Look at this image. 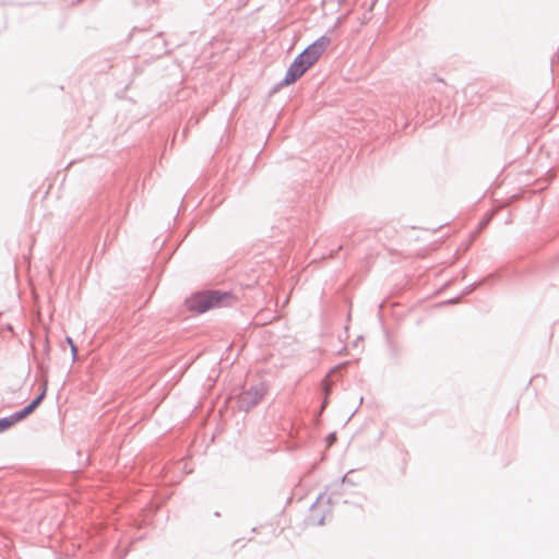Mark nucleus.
<instances>
[{"mask_svg": "<svg viewBox=\"0 0 559 559\" xmlns=\"http://www.w3.org/2000/svg\"><path fill=\"white\" fill-rule=\"evenodd\" d=\"M236 298L229 292H199L187 300V308L197 313H204L215 307L230 306Z\"/></svg>", "mask_w": 559, "mask_h": 559, "instance_id": "f257e3e1", "label": "nucleus"}, {"mask_svg": "<svg viewBox=\"0 0 559 559\" xmlns=\"http://www.w3.org/2000/svg\"><path fill=\"white\" fill-rule=\"evenodd\" d=\"M330 43L331 38L322 35L300 52L309 61L308 66H313L319 60Z\"/></svg>", "mask_w": 559, "mask_h": 559, "instance_id": "f03ea898", "label": "nucleus"}, {"mask_svg": "<svg viewBox=\"0 0 559 559\" xmlns=\"http://www.w3.org/2000/svg\"><path fill=\"white\" fill-rule=\"evenodd\" d=\"M265 388L263 384L253 385L240 394L239 406L248 412L254 407L264 396Z\"/></svg>", "mask_w": 559, "mask_h": 559, "instance_id": "7ed1b4c3", "label": "nucleus"}, {"mask_svg": "<svg viewBox=\"0 0 559 559\" xmlns=\"http://www.w3.org/2000/svg\"><path fill=\"white\" fill-rule=\"evenodd\" d=\"M306 73L305 67L299 66L297 62L293 60L290 66L288 67L285 76L282 81H280L274 87L273 92H276L280 87L290 85L295 83L298 79H300Z\"/></svg>", "mask_w": 559, "mask_h": 559, "instance_id": "20e7f679", "label": "nucleus"}, {"mask_svg": "<svg viewBox=\"0 0 559 559\" xmlns=\"http://www.w3.org/2000/svg\"><path fill=\"white\" fill-rule=\"evenodd\" d=\"M32 413H33L32 409L26 405L22 409L13 413L7 417H3V418L9 421L8 427L11 428L14 424L23 420L24 418L29 416Z\"/></svg>", "mask_w": 559, "mask_h": 559, "instance_id": "39448f33", "label": "nucleus"}, {"mask_svg": "<svg viewBox=\"0 0 559 559\" xmlns=\"http://www.w3.org/2000/svg\"><path fill=\"white\" fill-rule=\"evenodd\" d=\"M46 391L47 384L45 383L41 388L40 393L37 396H35L29 404H27L32 412H34L41 404L43 400L46 396Z\"/></svg>", "mask_w": 559, "mask_h": 559, "instance_id": "423d86ee", "label": "nucleus"}, {"mask_svg": "<svg viewBox=\"0 0 559 559\" xmlns=\"http://www.w3.org/2000/svg\"><path fill=\"white\" fill-rule=\"evenodd\" d=\"M323 495H320L318 497V499L312 503L311 506V516H310V521L313 523V524H317V525H322L324 523V515H321L319 518H316L314 515V512H316V506L317 503L322 499Z\"/></svg>", "mask_w": 559, "mask_h": 559, "instance_id": "0eeeda50", "label": "nucleus"}, {"mask_svg": "<svg viewBox=\"0 0 559 559\" xmlns=\"http://www.w3.org/2000/svg\"><path fill=\"white\" fill-rule=\"evenodd\" d=\"M489 277L490 276L486 277L484 280V282L488 281ZM481 283H483V281H481ZM479 284H480V282H475V283L471 284L469 286L465 287L463 289L461 296L463 297V296L469 295Z\"/></svg>", "mask_w": 559, "mask_h": 559, "instance_id": "6e6552de", "label": "nucleus"}, {"mask_svg": "<svg viewBox=\"0 0 559 559\" xmlns=\"http://www.w3.org/2000/svg\"><path fill=\"white\" fill-rule=\"evenodd\" d=\"M66 341L70 345L72 361H74L76 359V355H78V347L70 336H67Z\"/></svg>", "mask_w": 559, "mask_h": 559, "instance_id": "1a4fd4ad", "label": "nucleus"}, {"mask_svg": "<svg viewBox=\"0 0 559 559\" xmlns=\"http://www.w3.org/2000/svg\"><path fill=\"white\" fill-rule=\"evenodd\" d=\"M295 62H297L299 66L305 67V70L307 71L311 66H308L309 61L306 60V58L298 53L296 58L294 59Z\"/></svg>", "mask_w": 559, "mask_h": 559, "instance_id": "9d476101", "label": "nucleus"}, {"mask_svg": "<svg viewBox=\"0 0 559 559\" xmlns=\"http://www.w3.org/2000/svg\"><path fill=\"white\" fill-rule=\"evenodd\" d=\"M323 391H324V394H325V399L322 403V408H324L326 406V403H328V396L331 392V389L329 388L328 383H326V380L323 381Z\"/></svg>", "mask_w": 559, "mask_h": 559, "instance_id": "9b49d317", "label": "nucleus"}, {"mask_svg": "<svg viewBox=\"0 0 559 559\" xmlns=\"http://www.w3.org/2000/svg\"><path fill=\"white\" fill-rule=\"evenodd\" d=\"M7 419L0 418V433L9 429Z\"/></svg>", "mask_w": 559, "mask_h": 559, "instance_id": "f8f14e48", "label": "nucleus"}, {"mask_svg": "<svg viewBox=\"0 0 559 559\" xmlns=\"http://www.w3.org/2000/svg\"><path fill=\"white\" fill-rule=\"evenodd\" d=\"M336 440V433L332 432L326 437V442L329 445L333 444Z\"/></svg>", "mask_w": 559, "mask_h": 559, "instance_id": "ddd939ff", "label": "nucleus"}, {"mask_svg": "<svg viewBox=\"0 0 559 559\" xmlns=\"http://www.w3.org/2000/svg\"><path fill=\"white\" fill-rule=\"evenodd\" d=\"M488 222H489V217L480 221L478 224V231H480L483 228H485L487 226Z\"/></svg>", "mask_w": 559, "mask_h": 559, "instance_id": "4468645a", "label": "nucleus"}, {"mask_svg": "<svg viewBox=\"0 0 559 559\" xmlns=\"http://www.w3.org/2000/svg\"><path fill=\"white\" fill-rule=\"evenodd\" d=\"M345 481H348V478L346 475L341 478L340 483L336 486H342Z\"/></svg>", "mask_w": 559, "mask_h": 559, "instance_id": "2eb2a0df", "label": "nucleus"}, {"mask_svg": "<svg viewBox=\"0 0 559 559\" xmlns=\"http://www.w3.org/2000/svg\"><path fill=\"white\" fill-rule=\"evenodd\" d=\"M461 297H462V296H459V297H455V298H451V299L448 301V304H455V302H457V301L460 300V298H461Z\"/></svg>", "mask_w": 559, "mask_h": 559, "instance_id": "dca6fc26", "label": "nucleus"}, {"mask_svg": "<svg viewBox=\"0 0 559 559\" xmlns=\"http://www.w3.org/2000/svg\"><path fill=\"white\" fill-rule=\"evenodd\" d=\"M332 500H333V498L330 496V497L328 498V502H329V503H332Z\"/></svg>", "mask_w": 559, "mask_h": 559, "instance_id": "f3484780", "label": "nucleus"}, {"mask_svg": "<svg viewBox=\"0 0 559 559\" xmlns=\"http://www.w3.org/2000/svg\"><path fill=\"white\" fill-rule=\"evenodd\" d=\"M437 81H438V82H440V83H443V80H442V79H439V78H438V79H437Z\"/></svg>", "mask_w": 559, "mask_h": 559, "instance_id": "a211bd4d", "label": "nucleus"}]
</instances>
